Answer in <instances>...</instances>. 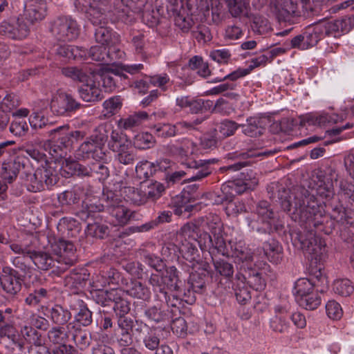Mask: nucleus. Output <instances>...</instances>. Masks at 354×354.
Returning a JSON list of instances; mask_svg holds the SVG:
<instances>
[{
  "label": "nucleus",
  "mask_w": 354,
  "mask_h": 354,
  "mask_svg": "<svg viewBox=\"0 0 354 354\" xmlns=\"http://www.w3.org/2000/svg\"><path fill=\"white\" fill-rule=\"evenodd\" d=\"M324 202L313 194L310 196L308 204L304 206L303 212L300 214H292V221L298 223L303 231L293 230L289 232L290 240L295 248L303 250L306 253L307 247L315 248L317 245L324 248V259H326V244L325 241L316 235L317 232H324L325 234H330L335 230L336 223L344 224L353 223V212L346 209L342 204L332 205L330 216L325 213Z\"/></svg>",
  "instance_id": "nucleus-1"
},
{
  "label": "nucleus",
  "mask_w": 354,
  "mask_h": 354,
  "mask_svg": "<svg viewBox=\"0 0 354 354\" xmlns=\"http://www.w3.org/2000/svg\"><path fill=\"white\" fill-rule=\"evenodd\" d=\"M305 256L309 261L308 272L310 279L300 278L297 279L294 286L293 293L296 301L301 297H304L316 290L325 291L328 288V281L325 274L322 273L324 270V250L322 247L314 245L315 248L306 246Z\"/></svg>",
  "instance_id": "nucleus-2"
},
{
  "label": "nucleus",
  "mask_w": 354,
  "mask_h": 354,
  "mask_svg": "<svg viewBox=\"0 0 354 354\" xmlns=\"http://www.w3.org/2000/svg\"><path fill=\"white\" fill-rule=\"evenodd\" d=\"M203 230L195 223H187L180 229L182 234L202 246L212 245L222 255L227 253L226 244L223 237V224L217 215H209L203 225Z\"/></svg>",
  "instance_id": "nucleus-3"
},
{
  "label": "nucleus",
  "mask_w": 354,
  "mask_h": 354,
  "mask_svg": "<svg viewBox=\"0 0 354 354\" xmlns=\"http://www.w3.org/2000/svg\"><path fill=\"white\" fill-rule=\"evenodd\" d=\"M269 198L275 200L279 203L281 209L286 212L292 220V214H300L303 212L304 206L310 201V196L309 190L303 186H299L293 189V200L291 199L290 191L279 183H272L267 187Z\"/></svg>",
  "instance_id": "nucleus-4"
},
{
  "label": "nucleus",
  "mask_w": 354,
  "mask_h": 354,
  "mask_svg": "<svg viewBox=\"0 0 354 354\" xmlns=\"http://www.w3.org/2000/svg\"><path fill=\"white\" fill-rule=\"evenodd\" d=\"M60 170L59 165L55 161H46L34 174L25 171V180L29 182L28 190L37 193L46 189H51L59 180Z\"/></svg>",
  "instance_id": "nucleus-5"
},
{
  "label": "nucleus",
  "mask_w": 354,
  "mask_h": 354,
  "mask_svg": "<svg viewBox=\"0 0 354 354\" xmlns=\"http://www.w3.org/2000/svg\"><path fill=\"white\" fill-rule=\"evenodd\" d=\"M49 31L55 40L70 42L80 37L81 26L72 16L60 15L50 21Z\"/></svg>",
  "instance_id": "nucleus-6"
},
{
  "label": "nucleus",
  "mask_w": 354,
  "mask_h": 354,
  "mask_svg": "<svg viewBox=\"0 0 354 354\" xmlns=\"http://www.w3.org/2000/svg\"><path fill=\"white\" fill-rule=\"evenodd\" d=\"M85 136L84 131L71 130L68 124L59 126L49 131V140L52 147L55 148L53 149L55 152H57V149L71 150L75 145L82 141Z\"/></svg>",
  "instance_id": "nucleus-7"
},
{
  "label": "nucleus",
  "mask_w": 354,
  "mask_h": 354,
  "mask_svg": "<svg viewBox=\"0 0 354 354\" xmlns=\"http://www.w3.org/2000/svg\"><path fill=\"white\" fill-rule=\"evenodd\" d=\"M53 250L57 255V266L52 272L57 275L63 274L77 262L76 247L72 241L59 239L55 242Z\"/></svg>",
  "instance_id": "nucleus-8"
},
{
  "label": "nucleus",
  "mask_w": 354,
  "mask_h": 354,
  "mask_svg": "<svg viewBox=\"0 0 354 354\" xmlns=\"http://www.w3.org/2000/svg\"><path fill=\"white\" fill-rule=\"evenodd\" d=\"M84 107L70 93L58 90L50 101L51 111L59 116H71Z\"/></svg>",
  "instance_id": "nucleus-9"
},
{
  "label": "nucleus",
  "mask_w": 354,
  "mask_h": 354,
  "mask_svg": "<svg viewBox=\"0 0 354 354\" xmlns=\"http://www.w3.org/2000/svg\"><path fill=\"white\" fill-rule=\"evenodd\" d=\"M0 24V35L9 39L21 40L26 38L30 33L28 24H26L20 17L10 15Z\"/></svg>",
  "instance_id": "nucleus-10"
},
{
  "label": "nucleus",
  "mask_w": 354,
  "mask_h": 354,
  "mask_svg": "<svg viewBox=\"0 0 354 354\" xmlns=\"http://www.w3.org/2000/svg\"><path fill=\"white\" fill-rule=\"evenodd\" d=\"M149 3L148 0H114L115 15L124 24L135 21L134 13H140Z\"/></svg>",
  "instance_id": "nucleus-11"
},
{
  "label": "nucleus",
  "mask_w": 354,
  "mask_h": 354,
  "mask_svg": "<svg viewBox=\"0 0 354 354\" xmlns=\"http://www.w3.org/2000/svg\"><path fill=\"white\" fill-rule=\"evenodd\" d=\"M48 13L46 0H26L24 6V13L19 17L30 26L35 25L43 21Z\"/></svg>",
  "instance_id": "nucleus-12"
},
{
  "label": "nucleus",
  "mask_w": 354,
  "mask_h": 354,
  "mask_svg": "<svg viewBox=\"0 0 354 354\" xmlns=\"http://www.w3.org/2000/svg\"><path fill=\"white\" fill-rule=\"evenodd\" d=\"M24 275L10 266H5L0 274V286L10 296L17 295L21 290Z\"/></svg>",
  "instance_id": "nucleus-13"
},
{
  "label": "nucleus",
  "mask_w": 354,
  "mask_h": 354,
  "mask_svg": "<svg viewBox=\"0 0 354 354\" xmlns=\"http://www.w3.org/2000/svg\"><path fill=\"white\" fill-rule=\"evenodd\" d=\"M266 272L259 265L254 263V266L241 268V271L236 274V279L242 280L250 288L257 291L263 290L266 286L264 277Z\"/></svg>",
  "instance_id": "nucleus-14"
},
{
  "label": "nucleus",
  "mask_w": 354,
  "mask_h": 354,
  "mask_svg": "<svg viewBox=\"0 0 354 354\" xmlns=\"http://www.w3.org/2000/svg\"><path fill=\"white\" fill-rule=\"evenodd\" d=\"M336 177L337 175L332 169L321 171L317 176V188L311 189L309 192L313 193L317 198L326 200L332 198L335 194L333 182L337 180Z\"/></svg>",
  "instance_id": "nucleus-15"
},
{
  "label": "nucleus",
  "mask_w": 354,
  "mask_h": 354,
  "mask_svg": "<svg viewBox=\"0 0 354 354\" xmlns=\"http://www.w3.org/2000/svg\"><path fill=\"white\" fill-rule=\"evenodd\" d=\"M322 29V35L338 37L348 32L354 27V17L344 16L340 19L318 25Z\"/></svg>",
  "instance_id": "nucleus-16"
},
{
  "label": "nucleus",
  "mask_w": 354,
  "mask_h": 354,
  "mask_svg": "<svg viewBox=\"0 0 354 354\" xmlns=\"http://www.w3.org/2000/svg\"><path fill=\"white\" fill-rule=\"evenodd\" d=\"M212 272L205 270L198 269L189 274L188 279L187 295L194 296V294L203 295L207 292V286L212 281Z\"/></svg>",
  "instance_id": "nucleus-17"
},
{
  "label": "nucleus",
  "mask_w": 354,
  "mask_h": 354,
  "mask_svg": "<svg viewBox=\"0 0 354 354\" xmlns=\"http://www.w3.org/2000/svg\"><path fill=\"white\" fill-rule=\"evenodd\" d=\"M88 4L89 6L85 7L77 4L75 6L78 10L85 12L86 17L93 26L106 25L108 24L107 12L110 11L108 4Z\"/></svg>",
  "instance_id": "nucleus-18"
},
{
  "label": "nucleus",
  "mask_w": 354,
  "mask_h": 354,
  "mask_svg": "<svg viewBox=\"0 0 354 354\" xmlns=\"http://www.w3.org/2000/svg\"><path fill=\"white\" fill-rule=\"evenodd\" d=\"M216 162L215 159L191 160L186 163L187 175L189 176L186 181L200 180L212 172L209 165Z\"/></svg>",
  "instance_id": "nucleus-19"
},
{
  "label": "nucleus",
  "mask_w": 354,
  "mask_h": 354,
  "mask_svg": "<svg viewBox=\"0 0 354 354\" xmlns=\"http://www.w3.org/2000/svg\"><path fill=\"white\" fill-rule=\"evenodd\" d=\"M27 167H28L24 158L18 156L12 162L3 163L1 176L8 183H12L20 173L22 178L25 179V171L28 172Z\"/></svg>",
  "instance_id": "nucleus-20"
},
{
  "label": "nucleus",
  "mask_w": 354,
  "mask_h": 354,
  "mask_svg": "<svg viewBox=\"0 0 354 354\" xmlns=\"http://www.w3.org/2000/svg\"><path fill=\"white\" fill-rule=\"evenodd\" d=\"M208 195L214 205L226 204V210L231 211V214H238L242 211V208L239 210L233 203V193H230V187L225 184L221 185L220 190L210 192Z\"/></svg>",
  "instance_id": "nucleus-21"
},
{
  "label": "nucleus",
  "mask_w": 354,
  "mask_h": 354,
  "mask_svg": "<svg viewBox=\"0 0 354 354\" xmlns=\"http://www.w3.org/2000/svg\"><path fill=\"white\" fill-rule=\"evenodd\" d=\"M71 310L75 312V320L80 325L86 327L90 326L93 322V313L88 308L87 304L82 299L77 297L71 298Z\"/></svg>",
  "instance_id": "nucleus-22"
},
{
  "label": "nucleus",
  "mask_w": 354,
  "mask_h": 354,
  "mask_svg": "<svg viewBox=\"0 0 354 354\" xmlns=\"http://www.w3.org/2000/svg\"><path fill=\"white\" fill-rule=\"evenodd\" d=\"M105 209L104 204L100 200L88 199L82 203V209L77 212L76 216L82 221H86L89 218L94 220H102L100 213Z\"/></svg>",
  "instance_id": "nucleus-23"
},
{
  "label": "nucleus",
  "mask_w": 354,
  "mask_h": 354,
  "mask_svg": "<svg viewBox=\"0 0 354 354\" xmlns=\"http://www.w3.org/2000/svg\"><path fill=\"white\" fill-rule=\"evenodd\" d=\"M274 10L279 21H290L292 17L299 16L297 0H278Z\"/></svg>",
  "instance_id": "nucleus-24"
},
{
  "label": "nucleus",
  "mask_w": 354,
  "mask_h": 354,
  "mask_svg": "<svg viewBox=\"0 0 354 354\" xmlns=\"http://www.w3.org/2000/svg\"><path fill=\"white\" fill-rule=\"evenodd\" d=\"M118 333L116 342L120 347L123 348L131 346L133 344V320L129 319H120L117 320Z\"/></svg>",
  "instance_id": "nucleus-25"
},
{
  "label": "nucleus",
  "mask_w": 354,
  "mask_h": 354,
  "mask_svg": "<svg viewBox=\"0 0 354 354\" xmlns=\"http://www.w3.org/2000/svg\"><path fill=\"white\" fill-rule=\"evenodd\" d=\"M89 278L90 273L87 269L76 268L71 270L70 274L66 277V286L71 290L78 291L85 288Z\"/></svg>",
  "instance_id": "nucleus-26"
},
{
  "label": "nucleus",
  "mask_w": 354,
  "mask_h": 354,
  "mask_svg": "<svg viewBox=\"0 0 354 354\" xmlns=\"http://www.w3.org/2000/svg\"><path fill=\"white\" fill-rule=\"evenodd\" d=\"M268 60H270V58L266 55H261L251 59L252 64H250L248 68H239L237 70L229 73V75L226 76L218 77L214 79L212 82H221L227 79L231 81H236L239 78L248 75L254 68L262 64H265Z\"/></svg>",
  "instance_id": "nucleus-27"
},
{
  "label": "nucleus",
  "mask_w": 354,
  "mask_h": 354,
  "mask_svg": "<svg viewBox=\"0 0 354 354\" xmlns=\"http://www.w3.org/2000/svg\"><path fill=\"white\" fill-rule=\"evenodd\" d=\"M94 38L97 43L106 47L115 46L120 41V35L106 25H101L95 28Z\"/></svg>",
  "instance_id": "nucleus-28"
},
{
  "label": "nucleus",
  "mask_w": 354,
  "mask_h": 354,
  "mask_svg": "<svg viewBox=\"0 0 354 354\" xmlns=\"http://www.w3.org/2000/svg\"><path fill=\"white\" fill-rule=\"evenodd\" d=\"M194 241L196 242L195 241ZM180 254L183 259L189 263L188 266L192 268H194L196 263H199L201 261L200 252L196 243L188 241L186 236H185L184 240L180 241Z\"/></svg>",
  "instance_id": "nucleus-29"
},
{
  "label": "nucleus",
  "mask_w": 354,
  "mask_h": 354,
  "mask_svg": "<svg viewBox=\"0 0 354 354\" xmlns=\"http://www.w3.org/2000/svg\"><path fill=\"white\" fill-rule=\"evenodd\" d=\"M0 336L7 337L17 345L20 350L24 348V344L19 341V335L10 317L4 315L1 310H0Z\"/></svg>",
  "instance_id": "nucleus-30"
},
{
  "label": "nucleus",
  "mask_w": 354,
  "mask_h": 354,
  "mask_svg": "<svg viewBox=\"0 0 354 354\" xmlns=\"http://www.w3.org/2000/svg\"><path fill=\"white\" fill-rule=\"evenodd\" d=\"M77 92L80 98L86 102H95L104 98L101 89L92 79L91 82H85L79 86Z\"/></svg>",
  "instance_id": "nucleus-31"
},
{
  "label": "nucleus",
  "mask_w": 354,
  "mask_h": 354,
  "mask_svg": "<svg viewBox=\"0 0 354 354\" xmlns=\"http://www.w3.org/2000/svg\"><path fill=\"white\" fill-rule=\"evenodd\" d=\"M77 156L82 159L92 158L95 160L104 159L106 154L102 149H98L89 139L82 142L76 152Z\"/></svg>",
  "instance_id": "nucleus-32"
},
{
  "label": "nucleus",
  "mask_w": 354,
  "mask_h": 354,
  "mask_svg": "<svg viewBox=\"0 0 354 354\" xmlns=\"http://www.w3.org/2000/svg\"><path fill=\"white\" fill-rule=\"evenodd\" d=\"M34 265L39 270H48L57 266V259H54L52 256L44 251H37L32 250L29 255Z\"/></svg>",
  "instance_id": "nucleus-33"
},
{
  "label": "nucleus",
  "mask_w": 354,
  "mask_h": 354,
  "mask_svg": "<svg viewBox=\"0 0 354 354\" xmlns=\"http://www.w3.org/2000/svg\"><path fill=\"white\" fill-rule=\"evenodd\" d=\"M83 190L81 186L75 185L70 189L57 194L58 203L62 207H71L76 205L80 201Z\"/></svg>",
  "instance_id": "nucleus-34"
},
{
  "label": "nucleus",
  "mask_w": 354,
  "mask_h": 354,
  "mask_svg": "<svg viewBox=\"0 0 354 354\" xmlns=\"http://www.w3.org/2000/svg\"><path fill=\"white\" fill-rule=\"evenodd\" d=\"M116 159L121 164L124 165H133L137 160V154L132 147V142L125 139L124 142L117 147Z\"/></svg>",
  "instance_id": "nucleus-35"
},
{
  "label": "nucleus",
  "mask_w": 354,
  "mask_h": 354,
  "mask_svg": "<svg viewBox=\"0 0 354 354\" xmlns=\"http://www.w3.org/2000/svg\"><path fill=\"white\" fill-rule=\"evenodd\" d=\"M48 317L57 326L64 325L71 319V313L60 304L47 307Z\"/></svg>",
  "instance_id": "nucleus-36"
},
{
  "label": "nucleus",
  "mask_w": 354,
  "mask_h": 354,
  "mask_svg": "<svg viewBox=\"0 0 354 354\" xmlns=\"http://www.w3.org/2000/svg\"><path fill=\"white\" fill-rule=\"evenodd\" d=\"M187 15L195 17L196 19H203L209 16V3L208 0H187Z\"/></svg>",
  "instance_id": "nucleus-37"
},
{
  "label": "nucleus",
  "mask_w": 354,
  "mask_h": 354,
  "mask_svg": "<svg viewBox=\"0 0 354 354\" xmlns=\"http://www.w3.org/2000/svg\"><path fill=\"white\" fill-rule=\"evenodd\" d=\"M239 128H241L244 135L251 138L261 136L266 130L262 119L258 117L248 118L246 123L239 124Z\"/></svg>",
  "instance_id": "nucleus-38"
},
{
  "label": "nucleus",
  "mask_w": 354,
  "mask_h": 354,
  "mask_svg": "<svg viewBox=\"0 0 354 354\" xmlns=\"http://www.w3.org/2000/svg\"><path fill=\"white\" fill-rule=\"evenodd\" d=\"M252 156V155L250 154L249 152L235 151L229 153L227 154L225 158L227 160H231L232 162L223 167V169L233 171H239L250 164V162L248 160V159Z\"/></svg>",
  "instance_id": "nucleus-39"
},
{
  "label": "nucleus",
  "mask_w": 354,
  "mask_h": 354,
  "mask_svg": "<svg viewBox=\"0 0 354 354\" xmlns=\"http://www.w3.org/2000/svg\"><path fill=\"white\" fill-rule=\"evenodd\" d=\"M263 250L268 259L275 264L281 262L283 258V248L279 242L273 238L263 242Z\"/></svg>",
  "instance_id": "nucleus-40"
},
{
  "label": "nucleus",
  "mask_w": 354,
  "mask_h": 354,
  "mask_svg": "<svg viewBox=\"0 0 354 354\" xmlns=\"http://www.w3.org/2000/svg\"><path fill=\"white\" fill-rule=\"evenodd\" d=\"M192 125L187 122H179L175 124H158L155 125L154 129L158 137L169 138L176 134L183 133L184 127H189Z\"/></svg>",
  "instance_id": "nucleus-41"
},
{
  "label": "nucleus",
  "mask_w": 354,
  "mask_h": 354,
  "mask_svg": "<svg viewBox=\"0 0 354 354\" xmlns=\"http://www.w3.org/2000/svg\"><path fill=\"white\" fill-rule=\"evenodd\" d=\"M55 53L68 60L82 61V57L85 56L84 47L69 44L59 45L55 49Z\"/></svg>",
  "instance_id": "nucleus-42"
},
{
  "label": "nucleus",
  "mask_w": 354,
  "mask_h": 354,
  "mask_svg": "<svg viewBox=\"0 0 354 354\" xmlns=\"http://www.w3.org/2000/svg\"><path fill=\"white\" fill-rule=\"evenodd\" d=\"M130 301L124 297V294L122 290L118 289L115 300L113 302V310L115 313L116 320L130 318L127 316L130 312Z\"/></svg>",
  "instance_id": "nucleus-43"
},
{
  "label": "nucleus",
  "mask_w": 354,
  "mask_h": 354,
  "mask_svg": "<svg viewBox=\"0 0 354 354\" xmlns=\"http://www.w3.org/2000/svg\"><path fill=\"white\" fill-rule=\"evenodd\" d=\"M143 314L146 321L149 323L164 324L170 322L169 313L156 306L144 308Z\"/></svg>",
  "instance_id": "nucleus-44"
},
{
  "label": "nucleus",
  "mask_w": 354,
  "mask_h": 354,
  "mask_svg": "<svg viewBox=\"0 0 354 354\" xmlns=\"http://www.w3.org/2000/svg\"><path fill=\"white\" fill-rule=\"evenodd\" d=\"M62 74L74 82L85 83L91 82V75L86 68L78 66H66L62 68Z\"/></svg>",
  "instance_id": "nucleus-45"
},
{
  "label": "nucleus",
  "mask_w": 354,
  "mask_h": 354,
  "mask_svg": "<svg viewBox=\"0 0 354 354\" xmlns=\"http://www.w3.org/2000/svg\"><path fill=\"white\" fill-rule=\"evenodd\" d=\"M233 256L235 259V263H236L237 272L241 271V268H245L248 266H254L253 255L250 250L246 247H236Z\"/></svg>",
  "instance_id": "nucleus-46"
},
{
  "label": "nucleus",
  "mask_w": 354,
  "mask_h": 354,
  "mask_svg": "<svg viewBox=\"0 0 354 354\" xmlns=\"http://www.w3.org/2000/svg\"><path fill=\"white\" fill-rule=\"evenodd\" d=\"M338 115H330L328 113H323L319 115H307L300 118L299 125L301 127L308 125L324 126L326 124L337 122Z\"/></svg>",
  "instance_id": "nucleus-47"
},
{
  "label": "nucleus",
  "mask_w": 354,
  "mask_h": 354,
  "mask_svg": "<svg viewBox=\"0 0 354 354\" xmlns=\"http://www.w3.org/2000/svg\"><path fill=\"white\" fill-rule=\"evenodd\" d=\"M118 288L109 290H96L91 292L92 299L95 304L102 307H109L113 304Z\"/></svg>",
  "instance_id": "nucleus-48"
},
{
  "label": "nucleus",
  "mask_w": 354,
  "mask_h": 354,
  "mask_svg": "<svg viewBox=\"0 0 354 354\" xmlns=\"http://www.w3.org/2000/svg\"><path fill=\"white\" fill-rule=\"evenodd\" d=\"M212 261L216 274L225 279L227 281L232 282L234 273L232 262L225 259H216L212 258Z\"/></svg>",
  "instance_id": "nucleus-49"
},
{
  "label": "nucleus",
  "mask_w": 354,
  "mask_h": 354,
  "mask_svg": "<svg viewBox=\"0 0 354 354\" xmlns=\"http://www.w3.org/2000/svg\"><path fill=\"white\" fill-rule=\"evenodd\" d=\"M102 220H94L93 223L87 225L85 230L88 236L98 239H104L109 236L110 233L109 227L101 222Z\"/></svg>",
  "instance_id": "nucleus-50"
},
{
  "label": "nucleus",
  "mask_w": 354,
  "mask_h": 354,
  "mask_svg": "<svg viewBox=\"0 0 354 354\" xmlns=\"http://www.w3.org/2000/svg\"><path fill=\"white\" fill-rule=\"evenodd\" d=\"M107 212L115 218V225H126L131 218H134L136 214L135 212H130V210L123 203L116 205L115 207H109V210Z\"/></svg>",
  "instance_id": "nucleus-51"
},
{
  "label": "nucleus",
  "mask_w": 354,
  "mask_h": 354,
  "mask_svg": "<svg viewBox=\"0 0 354 354\" xmlns=\"http://www.w3.org/2000/svg\"><path fill=\"white\" fill-rule=\"evenodd\" d=\"M225 1L232 17H237L241 15L247 18L252 17L248 11L250 8L248 0H225Z\"/></svg>",
  "instance_id": "nucleus-52"
},
{
  "label": "nucleus",
  "mask_w": 354,
  "mask_h": 354,
  "mask_svg": "<svg viewBox=\"0 0 354 354\" xmlns=\"http://www.w3.org/2000/svg\"><path fill=\"white\" fill-rule=\"evenodd\" d=\"M257 232L261 234L270 235L277 233L279 236H286V230L283 221H276V222L261 221V225L257 227Z\"/></svg>",
  "instance_id": "nucleus-53"
},
{
  "label": "nucleus",
  "mask_w": 354,
  "mask_h": 354,
  "mask_svg": "<svg viewBox=\"0 0 354 354\" xmlns=\"http://www.w3.org/2000/svg\"><path fill=\"white\" fill-rule=\"evenodd\" d=\"M127 293L134 298L149 301L151 298V292L147 286L137 280L131 281Z\"/></svg>",
  "instance_id": "nucleus-54"
},
{
  "label": "nucleus",
  "mask_w": 354,
  "mask_h": 354,
  "mask_svg": "<svg viewBox=\"0 0 354 354\" xmlns=\"http://www.w3.org/2000/svg\"><path fill=\"white\" fill-rule=\"evenodd\" d=\"M163 277L167 289L176 292H182V281L179 277V272L175 266L167 268Z\"/></svg>",
  "instance_id": "nucleus-55"
},
{
  "label": "nucleus",
  "mask_w": 354,
  "mask_h": 354,
  "mask_svg": "<svg viewBox=\"0 0 354 354\" xmlns=\"http://www.w3.org/2000/svg\"><path fill=\"white\" fill-rule=\"evenodd\" d=\"M232 283L234 295L239 304H245L251 299L250 287L245 283L242 280H238L235 277Z\"/></svg>",
  "instance_id": "nucleus-56"
},
{
  "label": "nucleus",
  "mask_w": 354,
  "mask_h": 354,
  "mask_svg": "<svg viewBox=\"0 0 354 354\" xmlns=\"http://www.w3.org/2000/svg\"><path fill=\"white\" fill-rule=\"evenodd\" d=\"M50 297V290L44 288L38 287L32 289L29 288V293L25 299V303L30 306H36Z\"/></svg>",
  "instance_id": "nucleus-57"
},
{
  "label": "nucleus",
  "mask_w": 354,
  "mask_h": 354,
  "mask_svg": "<svg viewBox=\"0 0 354 354\" xmlns=\"http://www.w3.org/2000/svg\"><path fill=\"white\" fill-rule=\"evenodd\" d=\"M72 339L76 346L81 351H84L91 343V334L90 332L83 330L81 328H75L73 331H69Z\"/></svg>",
  "instance_id": "nucleus-58"
},
{
  "label": "nucleus",
  "mask_w": 354,
  "mask_h": 354,
  "mask_svg": "<svg viewBox=\"0 0 354 354\" xmlns=\"http://www.w3.org/2000/svg\"><path fill=\"white\" fill-rule=\"evenodd\" d=\"M147 118L148 114L147 112L138 111L129 115L127 118L120 119L118 120V127L124 129H130L140 125Z\"/></svg>",
  "instance_id": "nucleus-59"
},
{
  "label": "nucleus",
  "mask_w": 354,
  "mask_h": 354,
  "mask_svg": "<svg viewBox=\"0 0 354 354\" xmlns=\"http://www.w3.org/2000/svg\"><path fill=\"white\" fill-rule=\"evenodd\" d=\"M324 292V291L317 290L313 291L310 294L299 298V299L297 301V303L299 306L306 310H313L317 308L321 304L322 298L320 294Z\"/></svg>",
  "instance_id": "nucleus-60"
},
{
  "label": "nucleus",
  "mask_w": 354,
  "mask_h": 354,
  "mask_svg": "<svg viewBox=\"0 0 354 354\" xmlns=\"http://www.w3.org/2000/svg\"><path fill=\"white\" fill-rule=\"evenodd\" d=\"M256 213L261 221L276 222L282 221L279 216H277L270 207V204L266 201L259 202L256 207Z\"/></svg>",
  "instance_id": "nucleus-61"
},
{
  "label": "nucleus",
  "mask_w": 354,
  "mask_h": 354,
  "mask_svg": "<svg viewBox=\"0 0 354 354\" xmlns=\"http://www.w3.org/2000/svg\"><path fill=\"white\" fill-rule=\"evenodd\" d=\"M85 51V56L82 57V60H87L91 59L92 61L95 62H107L106 59L108 57L109 52L106 46H93L89 50L84 48Z\"/></svg>",
  "instance_id": "nucleus-62"
},
{
  "label": "nucleus",
  "mask_w": 354,
  "mask_h": 354,
  "mask_svg": "<svg viewBox=\"0 0 354 354\" xmlns=\"http://www.w3.org/2000/svg\"><path fill=\"white\" fill-rule=\"evenodd\" d=\"M156 143L153 136L148 132H142L136 135L132 144L135 148L145 150L152 148Z\"/></svg>",
  "instance_id": "nucleus-63"
},
{
  "label": "nucleus",
  "mask_w": 354,
  "mask_h": 354,
  "mask_svg": "<svg viewBox=\"0 0 354 354\" xmlns=\"http://www.w3.org/2000/svg\"><path fill=\"white\" fill-rule=\"evenodd\" d=\"M304 43H303V49H308L317 45L322 39V29L316 26L313 29H308L303 33Z\"/></svg>",
  "instance_id": "nucleus-64"
}]
</instances>
